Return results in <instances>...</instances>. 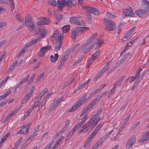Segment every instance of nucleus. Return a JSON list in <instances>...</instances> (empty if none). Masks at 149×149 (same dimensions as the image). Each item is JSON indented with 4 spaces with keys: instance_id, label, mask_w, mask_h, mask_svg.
Segmentation results:
<instances>
[{
    "instance_id": "26",
    "label": "nucleus",
    "mask_w": 149,
    "mask_h": 149,
    "mask_svg": "<svg viewBox=\"0 0 149 149\" xmlns=\"http://www.w3.org/2000/svg\"><path fill=\"white\" fill-rule=\"evenodd\" d=\"M65 6V4L63 2L58 1L57 2V8L58 9H62Z\"/></svg>"
},
{
    "instance_id": "60",
    "label": "nucleus",
    "mask_w": 149,
    "mask_h": 149,
    "mask_svg": "<svg viewBox=\"0 0 149 149\" xmlns=\"http://www.w3.org/2000/svg\"><path fill=\"white\" fill-rule=\"evenodd\" d=\"M40 127V125H38L34 129L33 134L35 135L36 133L38 131V130Z\"/></svg>"
},
{
    "instance_id": "22",
    "label": "nucleus",
    "mask_w": 149,
    "mask_h": 149,
    "mask_svg": "<svg viewBox=\"0 0 149 149\" xmlns=\"http://www.w3.org/2000/svg\"><path fill=\"white\" fill-rule=\"evenodd\" d=\"M76 24L77 25L84 26L83 19L81 17H77Z\"/></svg>"
},
{
    "instance_id": "57",
    "label": "nucleus",
    "mask_w": 149,
    "mask_h": 149,
    "mask_svg": "<svg viewBox=\"0 0 149 149\" xmlns=\"http://www.w3.org/2000/svg\"><path fill=\"white\" fill-rule=\"evenodd\" d=\"M44 76V72H43L40 75H39L38 76V78L37 79V81H39L40 79H42L43 78Z\"/></svg>"
},
{
    "instance_id": "24",
    "label": "nucleus",
    "mask_w": 149,
    "mask_h": 149,
    "mask_svg": "<svg viewBox=\"0 0 149 149\" xmlns=\"http://www.w3.org/2000/svg\"><path fill=\"white\" fill-rule=\"evenodd\" d=\"M86 94H85L82 97H81L79 100L77 102L79 104V105H81L84 103L86 102Z\"/></svg>"
},
{
    "instance_id": "43",
    "label": "nucleus",
    "mask_w": 149,
    "mask_h": 149,
    "mask_svg": "<svg viewBox=\"0 0 149 149\" xmlns=\"http://www.w3.org/2000/svg\"><path fill=\"white\" fill-rule=\"evenodd\" d=\"M15 17L16 19L19 22L22 21L24 20L23 18L21 15H19L17 14L16 15Z\"/></svg>"
},
{
    "instance_id": "13",
    "label": "nucleus",
    "mask_w": 149,
    "mask_h": 149,
    "mask_svg": "<svg viewBox=\"0 0 149 149\" xmlns=\"http://www.w3.org/2000/svg\"><path fill=\"white\" fill-rule=\"evenodd\" d=\"M100 50L96 51L94 53L92 56L90 57L89 62V65H91L94 61L98 57L99 55L100 54Z\"/></svg>"
},
{
    "instance_id": "40",
    "label": "nucleus",
    "mask_w": 149,
    "mask_h": 149,
    "mask_svg": "<svg viewBox=\"0 0 149 149\" xmlns=\"http://www.w3.org/2000/svg\"><path fill=\"white\" fill-rule=\"evenodd\" d=\"M27 47H26L25 46L20 51L18 55L19 56H20L21 55L24 53L25 51L27 49Z\"/></svg>"
},
{
    "instance_id": "58",
    "label": "nucleus",
    "mask_w": 149,
    "mask_h": 149,
    "mask_svg": "<svg viewBox=\"0 0 149 149\" xmlns=\"http://www.w3.org/2000/svg\"><path fill=\"white\" fill-rule=\"evenodd\" d=\"M107 17L110 18H113L115 17V16L113 15L108 12H107Z\"/></svg>"
},
{
    "instance_id": "61",
    "label": "nucleus",
    "mask_w": 149,
    "mask_h": 149,
    "mask_svg": "<svg viewBox=\"0 0 149 149\" xmlns=\"http://www.w3.org/2000/svg\"><path fill=\"white\" fill-rule=\"evenodd\" d=\"M58 105L56 102L53 104L51 107L52 108V110L56 108L57 107Z\"/></svg>"
},
{
    "instance_id": "37",
    "label": "nucleus",
    "mask_w": 149,
    "mask_h": 149,
    "mask_svg": "<svg viewBox=\"0 0 149 149\" xmlns=\"http://www.w3.org/2000/svg\"><path fill=\"white\" fill-rule=\"evenodd\" d=\"M22 139V138H21L19 139L15 143V145L14 148L15 149H17L19 146L20 143H21Z\"/></svg>"
},
{
    "instance_id": "19",
    "label": "nucleus",
    "mask_w": 149,
    "mask_h": 149,
    "mask_svg": "<svg viewBox=\"0 0 149 149\" xmlns=\"http://www.w3.org/2000/svg\"><path fill=\"white\" fill-rule=\"evenodd\" d=\"M88 28L85 27H78L75 28V31L77 33V35H79V33L83 31L86 29H88Z\"/></svg>"
},
{
    "instance_id": "56",
    "label": "nucleus",
    "mask_w": 149,
    "mask_h": 149,
    "mask_svg": "<svg viewBox=\"0 0 149 149\" xmlns=\"http://www.w3.org/2000/svg\"><path fill=\"white\" fill-rule=\"evenodd\" d=\"M30 96L28 94H27L26 96H25L23 98V101H25L26 102L27 101L29 97H30Z\"/></svg>"
},
{
    "instance_id": "7",
    "label": "nucleus",
    "mask_w": 149,
    "mask_h": 149,
    "mask_svg": "<svg viewBox=\"0 0 149 149\" xmlns=\"http://www.w3.org/2000/svg\"><path fill=\"white\" fill-rule=\"evenodd\" d=\"M51 48V46L50 45L42 47L39 50V52L38 54V56L39 57L43 56L45 55L46 52L50 50Z\"/></svg>"
},
{
    "instance_id": "30",
    "label": "nucleus",
    "mask_w": 149,
    "mask_h": 149,
    "mask_svg": "<svg viewBox=\"0 0 149 149\" xmlns=\"http://www.w3.org/2000/svg\"><path fill=\"white\" fill-rule=\"evenodd\" d=\"M143 138L139 139L138 141V142L139 143H141L144 141H146L149 140V137H147L146 136L143 135V134L142 136Z\"/></svg>"
},
{
    "instance_id": "10",
    "label": "nucleus",
    "mask_w": 149,
    "mask_h": 149,
    "mask_svg": "<svg viewBox=\"0 0 149 149\" xmlns=\"http://www.w3.org/2000/svg\"><path fill=\"white\" fill-rule=\"evenodd\" d=\"M25 24L26 26H29V24L34 23L33 20L32 18V17L29 14H27L25 17L24 19Z\"/></svg>"
},
{
    "instance_id": "29",
    "label": "nucleus",
    "mask_w": 149,
    "mask_h": 149,
    "mask_svg": "<svg viewBox=\"0 0 149 149\" xmlns=\"http://www.w3.org/2000/svg\"><path fill=\"white\" fill-rule=\"evenodd\" d=\"M70 26L67 25L63 26L62 28L63 34L67 33L70 29Z\"/></svg>"
},
{
    "instance_id": "64",
    "label": "nucleus",
    "mask_w": 149,
    "mask_h": 149,
    "mask_svg": "<svg viewBox=\"0 0 149 149\" xmlns=\"http://www.w3.org/2000/svg\"><path fill=\"white\" fill-rule=\"evenodd\" d=\"M140 123V122L139 121L138 122L136 123L132 127V129H134L136 128L137 126L139 125V124Z\"/></svg>"
},
{
    "instance_id": "52",
    "label": "nucleus",
    "mask_w": 149,
    "mask_h": 149,
    "mask_svg": "<svg viewBox=\"0 0 149 149\" xmlns=\"http://www.w3.org/2000/svg\"><path fill=\"white\" fill-rule=\"evenodd\" d=\"M136 77L135 76L130 77H128V79H129V82L131 83L135 79Z\"/></svg>"
},
{
    "instance_id": "12",
    "label": "nucleus",
    "mask_w": 149,
    "mask_h": 149,
    "mask_svg": "<svg viewBox=\"0 0 149 149\" xmlns=\"http://www.w3.org/2000/svg\"><path fill=\"white\" fill-rule=\"evenodd\" d=\"M30 124H29L26 126V125H23L21 128L19 130V133L21 134H26L28 132L30 128Z\"/></svg>"
},
{
    "instance_id": "9",
    "label": "nucleus",
    "mask_w": 149,
    "mask_h": 149,
    "mask_svg": "<svg viewBox=\"0 0 149 149\" xmlns=\"http://www.w3.org/2000/svg\"><path fill=\"white\" fill-rule=\"evenodd\" d=\"M49 19L48 18L41 17L40 18L39 21L38 22V26L37 28L38 27L41 26H43L45 29V28L42 26H40L41 25L48 24L49 23Z\"/></svg>"
},
{
    "instance_id": "49",
    "label": "nucleus",
    "mask_w": 149,
    "mask_h": 149,
    "mask_svg": "<svg viewBox=\"0 0 149 149\" xmlns=\"http://www.w3.org/2000/svg\"><path fill=\"white\" fill-rule=\"evenodd\" d=\"M82 124L80 122H79L77 125H76L74 127V128H75L76 130H77L81 126Z\"/></svg>"
},
{
    "instance_id": "34",
    "label": "nucleus",
    "mask_w": 149,
    "mask_h": 149,
    "mask_svg": "<svg viewBox=\"0 0 149 149\" xmlns=\"http://www.w3.org/2000/svg\"><path fill=\"white\" fill-rule=\"evenodd\" d=\"M27 26L28 27V30L32 32L34 31V29L35 27L34 23L32 24H29V26Z\"/></svg>"
},
{
    "instance_id": "33",
    "label": "nucleus",
    "mask_w": 149,
    "mask_h": 149,
    "mask_svg": "<svg viewBox=\"0 0 149 149\" xmlns=\"http://www.w3.org/2000/svg\"><path fill=\"white\" fill-rule=\"evenodd\" d=\"M10 133H8L7 134H5L4 136H3V138L1 139L0 142L2 143L4 142L6 140L7 137L10 136Z\"/></svg>"
},
{
    "instance_id": "3",
    "label": "nucleus",
    "mask_w": 149,
    "mask_h": 149,
    "mask_svg": "<svg viewBox=\"0 0 149 149\" xmlns=\"http://www.w3.org/2000/svg\"><path fill=\"white\" fill-rule=\"evenodd\" d=\"M104 124L103 122H101L99 124L98 126L96 127L93 131L92 133L91 134L90 136L88 138L87 141L85 143L84 145V147H85L87 146L91 142L92 139L96 135V134L99 131L100 129L102 127Z\"/></svg>"
},
{
    "instance_id": "4",
    "label": "nucleus",
    "mask_w": 149,
    "mask_h": 149,
    "mask_svg": "<svg viewBox=\"0 0 149 149\" xmlns=\"http://www.w3.org/2000/svg\"><path fill=\"white\" fill-rule=\"evenodd\" d=\"M95 117H92L84 125L83 128L84 129L87 128V130L92 129L97 124V122H95Z\"/></svg>"
},
{
    "instance_id": "5",
    "label": "nucleus",
    "mask_w": 149,
    "mask_h": 149,
    "mask_svg": "<svg viewBox=\"0 0 149 149\" xmlns=\"http://www.w3.org/2000/svg\"><path fill=\"white\" fill-rule=\"evenodd\" d=\"M83 8L86 12L90 13H92L95 15H98L100 14L98 10L94 7L85 6H83Z\"/></svg>"
},
{
    "instance_id": "45",
    "label": "nucleus",
    "mask_w": 149,
    "mask_h": 149,
    "mask_svg": "<svg viewBox=\"0 0 149 149\" xmlns=\"http://www.w3.org/2000/svg\"><path fill=\"white\" fill-rule=\"evenodd\" d=\"M34 108L35 107L32 106L26 112V113H27V115L26 116V117L28 116L29 115L30 113Z\"/></svg>"
},
{
    "instance_id": "41",
    "label": "nucleus",
    "mask_w": 149,
    "mask_h": 149,
    "mask_svg": "<svg viewBox=\"0 0 149 149\" xmlns=\"http://www.w3.org/2000/svg\"><path fill=\"white\" fill-rule=\"evenodd\" d=\"M86 19L87 20L88 22L89 23H91L92 21H91V14H87L86 15Z\"/></svg>"
},
{
    "instance_id": "44",
    "label": "nucleus",
    "mask_w": 149,
    "mask_h": 149,
    "mask_svg": "<svg viewBox=\"0 0 149 149\" xmlns=\"http://www.w3.org/2000/svg\"><path fill=\"white\" fill-rule=\"evenodd\" d=\"M29 78V75H28V76L24 78H22L21 80L19 81L20 83H21L22 84V83H24Z\"/></svg>"
},
{
    "instance_id": "28",
    "label": "nucleus",
    "mask_w": 149,
    "mask_h": 149,
    "mask_svg": "<svg viewBox=\"0 0 149 149\" xmlns=\"http://www.w3.org/2000/svg\"><path fill=\"white\" fill-rule=\"evenodd\" d=\"M58 54H55L54 55V57L53 55H51L50 56L51 61L52 63H54L56 62L58 59Z\"/></svg>"
},
{
    "instance_id": "11",
    "label": "nucleus",
    "mask_w": 149,
    "mask_h": 149,
    "mask_svg": "<svg viewBox=\"0 0 149 149\" xmlns=\"http://www.w3.org/2000/svg\"><path fill=\"white\" fill-rule=\"evenodd\" d=\"M136 140V138L134 136H132L129 140L126 145V148L130 149L132 147L134 143Z\"/></svg>"
},
{
    "instance_id": "21",
    "label": "nucleus",
    "mask_w": 149,
    "mask_h": 149,
    "mask_svg": "<svg viewBox=\"0 0 149 149\" xmlns=\"http://www.w3.org/2000/svg\"><path fill=\"white\" fill-rule=\"evenodd\" d=\"M62 41L61 40H57L55 47V50L57 52L59 50L62 46Z\"/></svg>"
},
{
    "instance_id": "50",
    "label": "nucleus",
    "mask_w": 149,
    "mask_h": 149,
    "mask_svg": "<svg viewBox=\"0 0 149 149\" xmlns=\"http://www.w3.org/2000/svg\"><path fill=\"white\" fill-rule=\"evenodd\" d=\"M55 17L58 20H60L62 19L63 18V15H62L60 14H56L55 15Z\"/></svg>"
},
{
    "instance_id": "54",
    "label": "nucleus",
    "mask_w": 149,
    "mask_h": 149,
    "mask_svg": "<svg viewBox=\"0 0 149 149\" xmlns=\"http://www.w3.org/2000/svg\"><path fill=\"white\" fill-rule=\"evenodd\" d=\"M105 138L102 137L100 140L97 143H98V144H99V146L105 140Z\"/></svg>"
},
{
    "instance_id": "31",
    "label": "nucleus",
    "mask_w": 149,
    "mask_h": 149,
    "mask_svg": "<svg viewBox=\"0 0 149 149\" xmlns=\"http://www.w3.org/2000/svg\"><path fill=\"white\" fill-rule=\"evenodd\" d=\"M104 41L103 40H98L96 43H97V47H95V49H98L104 43Z\"/></svg>"
},
{
    "instance_id": "1",
    "label": "nucleus",
    "mask_w": 149,
    "mask_h": 149,
    "mask_svg": "<svg viewBox=\"0 0 149 149\" xmlns=\"http://www.w3.org/2000/svg\"><path fill=\"white\" fill-rule=\"evenodd\" d=\"M39 34L40 35L38 36L37 38L32 40L30 42L26 44L25 45L26 47H29L34 44L36 42L41 39L43 38H45L46 33L45 29L43 26L38 27L35 29V36H37Z\"/></svg>"
},
{
    "instance_id": "18",
    "label": "nucleus",
    "mask_w": 149,
    "mask_h": 149,
    "mask_svg": "<svg viewBox=\"0 0 149 149\" xmlns=\"http://www.w3.org/2000/svg\"><path fill=\"white\" fill-rule=\"evenodd\" d=\"M51 37L52 38H54V40H61L62 41L63 38V37H62L61 36H59V34L57 31H56L54 33L53 35Z\"/></svg>"
},
{
    "instance_id": "55",
    "label": "nucleus",
    "mask_w": 149,
    "mask_h": 149,
    "mask_svg": "<svg viewBox=\"0 0 149 149\" xmlns=\"http://www.w3.org/2000/svg\"><path fill=\"white\" fill-rule=\"evenodd\" d=\"M44 94H45L43 93V92L41 91L37 96L36 99L37 100L40 99V98H41Z\"/></svg>"
},
{
    "instance_id": "14",
    "label": "nucleus",
    "mask_w": 149,
    "mask_h": 149,
    "mask_svg": "<svg viewBox=\"0 0 149 149\" xmlns=\"http://www.w3.org/2000/svg\"><path fill=\"white\" fill-rule=\"evenodd\" d=\"M135 13L136 14L138 15L140 17L142 18L146 17L148 15L147 13L142 9L136 11Z\"/></svg>"
},
{
    "instance_id": "25",
    "label": "nucleus",
    "mask_w": 149,
    "mask_h": 149,
    "mask_svg": "<svg viewBox=\"0 0 149 149\" xmlns=\"http://www.w3.org/2000/svg\"><path fill=\"white\" fill-rule=\"evenodd\" d=\"M80 105H79V104L77 102L72 107L69 109L68 110V112H72L74 111L77 109L80 106Z\"/></svg>"
},
{
    "instance_id": "39",
    "label": "nucleus",
    "mask_w": 149,
    "mask_h": 149,
    "mask_svg": "<svg viewBox=\"0 0 149 149\" xmlns=\"http://www.w3.org/2000/svg\"><path fill=\"white\" fill-rule=\"evenodd\" d=\"M77 131V130H76V129H75V128L74 127L73 128V129L71 131L70 133H69L68 135L67 136L68 138H70V137L72 135L74 132H76Z\"/></svg>"
},
{
    "instance_id": "20",
    "label": "nucleus",
    "mask_w": 149,
    "mask_h": 149,
    "mask_svg": "<svg viewBox=\"0 0 149 149\" xmlns=\"http://www.w3.org/2000/svg\"><path fill=\"white\" fill-rule=\"evenodd\" d=\"M125 77V76H124L120 77L114 84V85L116 87L122 84L123 81L124 80Z\"/></svg>"
},
{
    "instance_id": "38",
    "label": "nucleus",
    "mask_w": 149,
    "mask_h": 149,
    "mask_svg": "<svg viewBox=\"0 0 149 149\" xmlns=\"http://www.w3.org/2000/svg\"><path fill=\"white\" fill-rule=\"evenodd\" d=\"M77 20V17H71L70 19V22L72 24H76V22Z\"/></svg>"
},
{
    "instance_id": "27",
    "label": "nucleus",
    "mask_w": 149,
    "mask_h": 149,
    "mask_svg": "<svg viewBox=\"0 0 149 149\" xmlns=\"http://www.w3.org/2000/svg\"><path fill=\"white\" fill-rule=\"evenodd\" d=\"M66 60L65 57L64 56L63 57L62 59L60 61L59 66L58 67V70L60 69L63 66L64 64L65 61Z\"/></svg>"
},
{
    "instance_id": "35",
    "label": "nucleus",
    "mask_w": 149,
    "mask_h": 149,
    "mask_svg": "<svg viewBox=\"0 0 149 149\" xmlns=\"http://www.w3.org/2000/svg\"><path fill=\"white\" fill-rule=\"evenodd\" d=\"M48 3L53 6H55L56 4V2L55 0H48Z\"/></svg>"
},
{
    "instance_id": "16",
    "label": "nucleus",
    "mask_w": 149,
    "mask_h": 149,
    "mask_svg": "<svg viewBox=\"0 0 149 149\" xmlns=\"http://www.w3.org/2000/svg\"><path fill=\"white\" fill-rule=\"evenodd\" d=\"M65 2V3L66 4L67 6L71 8L72 5L74 6L76 4V0H63Z\"/></svg>"
},
{
    "instance_id": "2",
    "label": "nucleus",
    "mask_w": 149,
    "mask_h": 149,
    "mask_svg": "<svg viewBox=\"0 0 149 149\" xmlns=\"http://www.w3.org/2000/svg\"><path fill=\"white\" fill-rule=\"evenodd\" d=\"M103 24L105 29L109 31H113L116 28L115 22L108 18H106L104 19Z\"/></svg>"
},
{
    "instance_id": "36",
    "label": "nucleus",
    "mask_w": 149,
    "mask_h": 149,
    "mask_svg": "<svg viewBox=\"0 0 149 149\" xmlns=\"http://www.w3.org/2000/svg\"><path fill=\"white\" fill-rule=\"evenodd\" d=\"M10 5L11 8V10L13 11L14 9V3L13 0H8Z\"/></svg>"
},
{
    "instance_id": "62",
    "label": "nucleus",
    "mask_w": 149,
    "mask_h": 149,
    "mask_svg": "<svg viewBox=\"0 0 149 149\" xmlns=\"http://www.w3.org/2000/svg\"><path fill=\"white\" fill-rule=\"evenodd\" d=\"M52 93H48L46 97H44L43 99L44 100H45L46 102L47 100L48 99L49 97L52 95Z\"/></svg>"
},
{
    "instance_id": "47",
    "label": "nucleus",
    "mask_w": 149,
    "mask_h": 149,
    "mask_svg": "<svg viewBox=\"0 0 149 149\" xmlns=\"http://www.w3.org/2000/svg\"><path fill=\"white\" fill-rule=\"evenodd\" d=\"M88 115H86L82 118L81 120L80 121L81 124H83L87 119Z\"/></svg>"
},
{
    "instance_id": "15",
    "label": "nucleus",
    "mask_w": 149,
    "mask_h": 149,
    "mask_svg": "<svg viewBox=\"0 0 149 149\" xmlns=\"http://www.w3.org/2000/svg\"><path fill=\"white\" fill-rule=\"evenodd\" d=\"M141 6L143 8L147 11H149V2L146 0L142 1Z\"/></svg>"
},
{
    "instance_id": "59",
    "label": "nucleus",
    "mask_w": 149,
    "mask_h": 149,
    "mask_svg": "<svg viewBox=\"0 0 149 149\" xmlns=\"http://www.w3.org/2000/svg\"><path fill=\"white\" fill-rule=\"evenodd\" d=\"M7 23L6 22H0V28L5 26L7 25Z\"/></svg>"
},
{
    "instance_id": "17",
    "label": "nucleus",
    "mask_w": 149,
    "mask_h": 149,
    "mask_svg": "<svg viewBox=\"0 0 149 149\" xmlns=\"http://www.w3.org/2000/svg\"><path fill=\"white\" fill-rule=\"evenodd\" d=\"M97 33H95L94 34L92 35L91 37L88 39L86 42L84 44L88 46L92 42V41L96 38L97 36Z\"/></svg>"
},
{
    "instance_id": "46",
    "label": "nucleus",
    "mask_w": 149,
    "mask_h": 149,
    "mask_svg": "<svg viewBox=\"0 0 149 149\" xmlns=\"http://www.w3.org/2000/svg\"><path fill=\"white\" fill-rule=\"evenodd\" d=\"M77 35V33L75 31L72 32L71 34V37L73 39H75L76 38V36Z\"/></svg>"
},
{
    "instance_id": "63",
    "label": "nucleus",
    "mask_w": 149,
    "mask_h": 149,
    "mask_svg": "<svg viewBox=\"0 0 149 149\" xmlns=\"http://www.w3.org/2000/svg\"><path fill=\"white\" fill-rule=\"evenodd\" d=\"M25 24H22L19 27H18L16 30L17 31H18L20 29H22L23 28L24 26H25Z\"/></svg>"
},
{
    "instance_id": "53",
    "label": "nucleus",
    "mask_w": 149,
    "mask_h": 149,
    "mask_svg": "<svg viewBox=\"0 0 149 149\" xmlns=\"http://www.w3.org/2000/svg\"><path fill=\"white\" fill-rule=\"evenodd\" d=\"M64 98V97L62 96L61 97L58 98L56 101V102L58 105L62 101Z\"/></svg>"
},
{
    "instance_id": "51",
    "label": "nucleus",
    "mask_w": 149,
    "mask_h": 149,
    "mask_svg": "<svg viewBox=\"0 0 149 149\" xmlns=\"http://www.w3.org/2000/svg\"><path fill=\"white\" fill-rule=\"evenodd\" d=\"M79 45V44H77L76 45L74 46L72 48H70L69 49L70 52H72L73 51L75 50L78 47Z\"/></svg>"
},
{
    "instance_id": "48",
    "label": "nucleus",
    "mask_w": 149,
    "mask_h": 149,
    "mask_svg": "<svg viewBox=\"0 0 149 149\" xmlns=\"http://www.w3.org/2000/svg\"><path fill=\"white\" fill-rule=\"evenodd\" d=\"M11 93V91L10 90L6 92L2 96H3V99H4L8 95H9Z\"/></svg>"
},
{
    "instance_id": "42",
    "label": "nucleus",
    "mask_w": 149,
    "mask_h": 149,
    "mask_svg": "<svg viewBox=\"0 0 149 149\" xmlns=\"http://www.w3.org/2000/svg\"><path fill=\"white\" fill-rule=\"evenodd\" d=\"M46 101L45 100H44L43 99L42 101L41 102H40V104L39 106V108H38V110H40L42 108V106H43L45 105V104L46 103Z\"/></svg>"
},
{
    "instance_id": "8",
    "label": "nucleus",
    "mask_w": 149,
    "mask_h": 149,
    "mask_svg": "<svg viewBox=\"0 0 149 149\" xmlns=\"http://www.w3.org/2000/svg\"><path fill=\"white\" fill-rule=\"evenodd\" d=\"M123 18L128 16L130 17L135 16V14L131 8L124 10L123 12Z\"/></svg>"
},
{
    "instance_id": "6",
    "label": "nucleus",
    "mask_w": 149,
    "mask_h": 149,
    "mask_svg": "<svg viewBox=\"0 0 149 149\" xmlns=\"http://www.w3.org/2000/svg\"><path fill=\"white\" fill-rule=\"evenodd\" d=\"M94 45L95 44L93 43L87 47L88 46L84 44L79 49V52L81 53H83L84 54H85L91 50V49L94 47Z\"/></svg>"
},
{
    "instance_id": "32",
    "label": "nucleus",
    "mask_w": 149,
    "mask_h": 149,
    "mask_svg": "<svg viewBox=\"0 0 149 149\" xmlns=\"http://www.w3.org/2000/svg\"><path fill=\"white\" fill-rule=\"evenodd\" d=\"M135 28V27H134L132 28L129 31H128L126 33L125 35V36H126L128 37H129L132 34V33H133L134 30Z\"/></svg>"
},
{
    "instance_id": "23",
    "label": "nucleus",
    "mask_w": 149,
    "mask_h": 149,
    "mask_svg": "<svg viewBox=\"0 0 149 149\" xmlns=\"http://www.w3.org/2000/svg\"><path fill=\"white\" fill-rule=\"evenodd\" d=\"M107 66L103 67L96 76V79H94L96 80L97 79L100 78L102 74L104 73L106 70L107 69Z\"/></svg>"
}]
</instances>
